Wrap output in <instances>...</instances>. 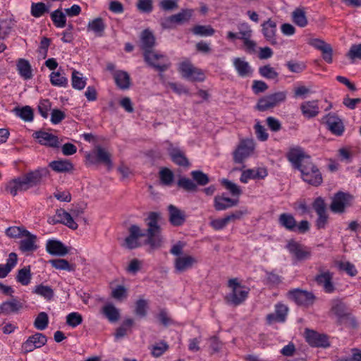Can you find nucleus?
I'll list each match as a JSON object with an SVG mask.
<instances>
[{
    "label": "nucleus",
    "mask_w": 361,
    "mask_h": 361,
    "mask_svg": "<svg viewBox=\"0 0 361 361\" xmlns=\"http://www.w3.org/2000/svg\"><path fill=\"white\" fill-rule=\"evenodd\" d=\"M292 20L295 25L300 27H305L308 23L305 11L302 8H297L293 11Z\"/></svg>",
    "instance_id": "ea45409f"
},
{
    "label": "nucleus",
    "mask_w": 361,
    "mask_h": 361,
    "mask_svg": "<svg viewBox=\"0 0 361 361\" xmlns=\"http://www.w3.org/2000/svg\"><path fill=\"white\" fill-rule=\"evenodd\" d=\"M229 224L226 216L222 219H214L209 222L210 226L215 231H220L225 228Z\"/></svg>",
    "instance_id": "e2e57ef3"
},
{
    "label": "nucleus",
    "mask_w": 361,
    "mask_h": 361,
    "mask_svg": "<svg viewBox=\"0 0 361 361\" xmlns=\"http://www.w3.org/2000/svg\"><path fill=\"white\" fill-rule=\"evenodd\" d=\"M33 137L37 139L38 142L42 145L54 148L59 147L58 137L48 132L38 130L33 134Z\"/></svg>",
    "instance_id": "a211bd4d"
},
{
    "label": "nucleus",
    "mask_w": 361,
    "mask_h": 361,
    "mask_svg": "<svg viewBox=\"0 0 361 361\" xmlns=\"http://www.w3.org/2000/svg\"><path fill=\"white\" fill-rule=\"evenodd\" d=\"M50 18L56 27L63 28L66 25V17L61 9L58 8L50 13Z\"/></svg>",
    "instance_id": "a19ab883"
},
{
    "label": "nucleus",
    "mask_w": 361,
    "mask_h": 361,
    "mask_svg": "<svg viewBox=\"0 0 361 361\" xmlns=\"http://www.w3.org/2000/svg\"><path fill=\"white\" fill-rule=\"evenodd\" d=\"M259 73L261 76L269 80H276L279 77V73L270 65L259 67Z\"/></svg>",
    "instance_id": "5fc2aeb1"
},
{
    "label": "nucleus",
    "mask_w": 361,
    "mask_h": 361,
    "mask_svg": "<svg viewBox=\"0 0 361 361\" xmlns=\"http://www.w3.org/2000/svg\"><path fill=\"white\" fill-rule=\"evenodd\" d=\"M238 203V200H233L230 197L222 195H216L214 198V207L216 211H224L234 206Z\"/></svg>",
    "instance_id": "cd10ccee"
},
{
    "label": "nucleus",
    "mask_w": 361,
    "mask_h": 361,
    "mask_svg": "<svg viewBox=\"0 0 361 361\" xmlns=\"http://www.w3.org/2000/svg\"><path fill=\"white\" fill-rule=\"evenodd\" d=\"M23 307V305L16 298L4 302L0 305V313L4 315L18 313Z\"/></svg>",
    "instance_id": "c85d7f7f"
},
{
    "label": "nucleus",
    "mask_w": 361,
    "mask_h": 361,
    "mask_svg": "<svg viewBox=\"0 0 361 361\" xmlns=\"http://www.w3.org/2000/svg\"><path fill=\"white\" fill-rule=\"evenodd\" d=\"M159 214L157 212H150L146 219L147 225V233L143 232L137 225H131L129 228V235L125 238L123 246L133 250L140 246L138 240L141 237L147 236L145 243L149 245L152 249H157L161 246L162 237L161 235V228L158 224Z\"/></svg>",
    "instance_id": "f257e3e1"
},
{
    "label": "nucleus",
    "mask_w": 361,
    "mask_h": 361,
    "mask_svg": "<svg viewBox=\"0 0 361 361\" xmlns=\"http://www.w3.org/2000/svg\"><path fill=\"white\" fill-rule=\"evenodd\" d=\"M47 341V336L42 333H35L34 335L29 336L28 338L23 343L22 348L25 353L33 351L35 348L42 347Z\"/></svg>",
    "instance_id": "f3484780"
},
{
    "label": "nucleus",
    "mask_w": 361,
    "mask_h": 361,
    "mask_svg": "<svg viewBox=\"0 0 361 361\" xmlns=\"http://www.w3.org/2000/svg\"><path fill=\"white\" fill-rule=\"evenodd\" d=\"M267 175L268 172L266 168L247 169L242 172L240 180L243 183H247L250 179H264Z\"/></svg>",
    "instance_id": "412c9836"
},
{
    "label": "nucleus",
    "mask_w": 361,
    "mask_h": 361,
    "mask_svg": "<svg viewBox=\"0 0 361 361\" xmlns=\"http://www.w3.org/2000/svg\"><path fill=\"white\" fill-rule=\"evenodd\" d=\"M353 196L343 192H336L330 204V209L334 213L342 214L345 212V207L350 204Z\"/></svg>",
    "instance_id": "ddd939ff"
},
{
    "label": "nucleus",
    "mask_w": 361,
    "mask_h": 361,
    "mask_svg": "<svg viewBox=\"0 0 361 361\" xmlns=\"http://www.w3.org/2000/svg\"><path fill=\"white\" fill-rule=\"evenodd\" d=\"M287 92L286 91L277 92L261 98L257 103V108L261 111L278 106L286 99Z\"/></svg>",
    "instance_id": "423d86ee"
},
{
    "label": "nucleus",
    "mask_w": 361,
    "mask_h": 361,
    "mask_svg": "<svg viewBox=\"0 0 361 361\" xmlns=\"http://www.w3.org/2000/svg\"><path fill=\"white\" fill-rule=\"evenodd\" d=\"M148 305L147 300L139 299L135 302V314L141 317H145L147 314Z\"/></svg>",
    "instance_id": "4d7b16f0"
},
{
    "label": "nucleus",
    "mask_w": 361,
    "mask_h": 361,
    "mask_svg": "<svg viewBox=\"0 0 361 361\" xmlns=\"http://www.w3.org/2000/svg\"><path fill=\"white\" fill-rule=\"evenodd\" d=\"M298 170L301 172L302 180L309 184L317 186L322 183V174L311 159H307Z\"/></svg>",
    "instance_id": "39448f33"
},
{
    "label": "nucleus",
    "mask_w": 361,
    "mask_h": 361,
    "mask_svg": "<svg viewBox=\"0 0 361 361\" xmlns=\"http://www.w3.org/2000/svg\"><path fill=\"white\" fill-rule=\"evenodd\" d=\"M30 267H24L23 269L18 270L16 275V281L23 286H27L31 281Z\"/></svg>",
    "instance_id": "09e8293b"
},
{
    "label": "nucleus",
    "mask_w": 361,
    "mask_h": 361,
    "mask_svg": "<svg viewBox=\"0 0 361 361\" xmlns=\"http://www.w3.org/2000/svg\"><path fill=\"white\" fill-rule=\"evenodd\" d=\"M50 82L54 86L66 87L68 85V79L59 72H52L50 74Z\"/></svg>",
    "instance_id": "6e6d98bb"
},
{
    "label": "nucleus",
    "mask_w": 361,
    "mask_h": 361,
    "mask_svg": "<svg viewBox=\"0 0 361 361\" xmlns=\"http://www.w3.org/2000/svg\"><path fill=\"white\" fill-rule=\"evenodd\" d=\"M286 157L296 169L301 167L307 159H310V157L307 155L300 147L290 148L286 154Z\"/></svg>",
    "instance_id": "2eb2a0df"
},
{
    "label": "nucleus",
    "mask_w": 361,
    "mask_h": 361,
    "mask_svg": "<svg viewBox=\"0 0 361 361\" xmlns=\"http://www.w3.org/2000/svg\"><path fill=\"white\" fill-rule=\"evenodd\" d=\"M159 175L160 180L164 185H169L172 183L174 178V175L170 169L167 168L161 169L160 171Z\"/></svg>",
    "instance_id": "bf43d9fd"
},
{
    "label": "nucleus",
    "mask_w": 361,
    "mask_h": 361,
    "mask_svg": "<svg viewBox=\"0 0 361 361\" xmlns=\"http://www.w3.org/2000/svg\"><path fill=\"white\" fill-rule=\"evenodd\" d=\"M51 5L45 4L44 2L32 3L30 13L35 18H40L50 11Z\"/></svg>",
    "instance_id": "4c0bfd02"
},
{
    "label": "nucleus",
    "mask_w": 361,
    "mask_h": 361,
    "mask_svg": "<svg viewBox=\"0 0 361 361\" xmlns=\"http://www.w3.org/2000/svg\"><path fill=\"white\" fill-rule=\"evenodd\" d=\"M323 122L334 135L337 136L343 135L345 130L344 125L342 120L335 114H329L323 118Z\"/></svg>",
    "instance_id": "dca6fc26"
},
{
    "label": "nucleus",
    "mask_w": 361,
    "mask_h": 361,
    "mask_svg": "<svg viewBox=\"0 0 361 361\" xmlns=\"http://www.w3.org/2000/svg\"><path fill=\"white\" fill-rule=\"evenodd\" d=\"M288 307L281 303H277L275 305V311L274 313L267 314V322L269 324L273 322H284L288 314Z\"/></svg>",
    "instance_id": "aec40b11"
},
{
    "label": "nucleus",
    "mask_w": 361,
    "mask_h": 361,
    "mask_svg": "<svg viewBox=\"0 0 361 361\" xmlns=\"http://www.w3.org/2000/svg\"><path fill=\"white\" fill-rule=\"evenodd\" d=\"M105 28L106 25L102 18H97L89 21L87 26V30L93 32L97 37L104 35Z\"/></svg>",
    "instance_id": "72a5a7b5"
},
{
    "label": "nucleus",
    "mask_w": 361,
    "mask_h": 361,
    "mask_svg": "<svg viewBox=\"0 0 361 361\" xmlns=\"http://www.w3.org/2000/svg\"><path fill=\"white\" fill-rule=\"evenodd\" d=\"M168 152L171 157V161L178 166L188 167L190 162L185 157V152L178 147L173 146L172 144L169 145L168 147Z\"/></svg>",
    "instance_id": "6ab92c4d"
},
{
    "label": "nucleus",
    "mask_w": 361,
    "mask_h": 361,
    "mask_svg": "<svg viewBox=\"0 0 361 361\" xmlns=\"http://www.w3.org/2000/svg\"><path fill=\"white\" fill-rule=\"evenodd\" d=\"M238 35L240 39L251 37L252 30L247 23H241L238 25Z\"/></svg>",
    "instance_id": "338daca9"
},
{
    "label": "nucleus",
    "mask_w": 361,
    "mask_h": 361,
    "mask_svg": "<svg viewBox=\"0 0 361 361\" xmlns=\"http://www.w3.org/2000/svg\"><path fill=\"white\" fill-rule=\"evenodd\" d=\"M317 271L318 274L314 277V281L317 285L322 286L326 293H333L335 290V286L333 283V272L324 269L323 267H318Z\"/></svg>",
    "instance_id": "1a4fd4ad"
},
{
    "label": "nucleus",
    "mask_w": 361,
    "mask_h": 361,
    "mask_svg": "<svg viewBox=\"0 0 361 361\" xmlns=\"http://www.w3.org/2000/svg\"><path fill=\"white\" fill-rule=\"evenodd\" d=\"M27 231L23 227L11 226L6 230V235L9 238H18L23 237L24 231Z\"/></svg>",
    "instance_id": "052dcab7"
},
{
    "label": "nucleus",
    "mask_w": 361,
    "mask_h": 361,
    "mask_svg": "<svg viewBox=\"0 0 361 361\" xmlns=\"http://www.w3.org/2000/svg\"><path fill=\"white\" fill-rule=\"evenodd\" d=\"M16 115L20 117L22 120L25 122H30L33 121L34 114L32 108L29 106H25L23 107H16L13 109Z\"/></svg>",
    "instance_id": "79ce46f5"
},
{
    "label": "nucleus",
    "mask_w": 361,
    "mask_h": 361,
    "mask_svg": "<svg viewBox=\"0 0 361 361\" xmlns=\"http://www.w3.org/2000/svg\"><path fill=\"white\" fill-rule=\"evenodd\" d=\"M49 176V170L47 168H38L11 180L6 189L11 195L16 196L18 192H24L32 188L40 186Z\"/></svg>",
    "instance_id": "f03ea898"
},
{
    "label": "nucleus",
    "mask_w": 361,
    "mask_h": 361,
    "mask_svg": "<svg viewBox=\"0 0 361 361\" xmlns=\"http://www.w3.org/2000/svg\"><path fill=\"white\" fill-rule=\"evenodd\" d=\"M286 247L297 261L307 260L312 256V251L310 247L294 240H290Z\"/></svg>",
    "instance_id": "9d476101"
},
{
    "label": "nucleus",
    "mask_w": 361,
    "mask_h": 361,
    "mask_svg": "<svg viewBox=\"0 0 361 361\" xmlns=\"http://www.w3.org/2000/svg\"><path fill=\"white\" fill-rule=\"evenodd\" d=\"M177 185L187 192H196L197 190V184L195 183L193 180L188 178H180L178 180Z\"/></svg>",
    "instance_id": "603ef678"
},
{
    "label": "nucleus",
    "mask_w": 361,
    "mask_h": 361,
    "mask_svg": "<svg viewBox=\"0 0 361 361\" xmlns=\"http://www.w3.org/2000/svg\"><path fill=\"white\" fill-rule=\"evenodd\" d=\"M255 149V144L252 140L246 139L240 141L235 150L233 152V161L242 164L249 157Z\"/></svg>",
    "instance_id": "6e6552de"
},
{
    "label": "nucleus",
    "mask_w": 361,
    "mask_h": 361,
    "mask_svg": "<svg viewBox=\"0 0 361 361\" xmlns=\"http://www.w3.org/2000/svg\"><path fill=\"white\" fill-rule=\"evenodd\" d=\"M82 322V317L78 312H71L66 316V324L72 327L75 328Z\"/></svg>",
    "instance_id": "13d9d810"
},
{
    "label": "nucleus",
    "mask_w": 361,
    "mask_h": 361,
    "mask_svg": "<svg viewBox=\"0 0 361 361\" xmlns=\"http://www.w3.org/2000/svg\"><path fill=\"white\" fill-rule=\"evenodd\" d=\"M312 207L318 216L316 220V227L318 229L325 228L328 224L329 215L324 200L320 197L316 198L312 204Z\"/></svg>",
    "instance_id": "f8f14e48"
},
{
    "label": "nucleus",
    "mask_w": 361,
    "mask_h": 361,
    "mask_svg": "<svg viewBox=\"0 0 361 361\" xmlns=\"http://www.w3.org/2000/svg\"><path fill=\"white\" fill-rule=\"evenodd\" d=\"M233 66L239 76L245 78L252 74V69L248 62L241 58L233 59Z\"/></svg>",
    "instance_id": "2f4dec72"
},
{
    "label": "nucleus",
    "mask_w": 361,
    "mask_h": 361,
    "mask_svg": "<svg viewBox=\"0 0 361 361\" xmlns=\"http://www.w3.org/2000/svg\"><path fill=\"white\" fill-rule=\"evenodd\" d=\"M221 183L233 195L239 196L242 192L239 186L227 179H223Z\"/></svg>",
    "instance_id": "69168bd1"
},
{
    "label": "nucleus",
    "mask_w": 361,
    "mask_h": 361,
    "mask_svg": "<svg viewBox=\"0 0 361 361\" xmlns=\"http://www.w3.org/2000/svg\"><path fill=\"white\" fill-rule=\"evenodd\" d=\"M194 11L191 8L182 9L178 13L172 15L177 25H182L189 22L193 15Z\"/></svg>",
    "instance_id": "37998d69"
},
{
    "label": "nucleus",
    "mask_w": 361,
    "mask_h": 361,
    "mask_svg": "<svg viewBox=\"0 0 361 361\" xmlns=\"http://www.w3.org/2000/svg\"><path fill=\"white\" fill-rule=\"evenodd\" d=\"M24 237L26 238L20 241V250L23 252H33L37 249L36 245L37 236L32 234L30 231H24Z\"/></svg>",
    "instance_id": "bb28decb"
},
{
    "label": "nucleus",
    "mask_w": 361,
    "mask_h": 361,
    "mask_svg": "<svg viewBox=\"0 0 361 361\" xmlns=\"http://www.w3.org/2000/svg\"><path fill=\"white\" fill-rule=\"evenodd\" d=\"M169 222L174 226H182L185 221V214L173 204L168 207Z\"/></svg>",
    "instance_id": "393cba45"
},
{
    "label": "nucleus",
    "mask_w": 361,
    "mask_h": 361,
    "mask_svg": "<svg viewBox=\"0 0 361 361\" xmlns=\"http://www.w3.org/2000/svg\"><path fill=\"white\" fill-rule=\"evenodd\" d=\"M228 286L231 288V292L225 297L228 304L238 306L247 298L249 289L242 286L237 279H230L228 282Z\"/></svg>",
    "instance_id": "20e7f679"
},
{
    "label": "nucleus",
    "mask_w": 361,
    "mask_h": 361,
    "mask_svg": "<svg viewBox=\"0 0 361 361\" xmlns=\"http://www.w3.org/2000/svg\"><path fill=\"white\" fill-rule=\"evenodd\" d=\"M49 166L57 173H70L74 170L73 163L68 159H59L52 161Z\"/></svg>",
    "instance_id": "c756f323"
},
{
    "label": "nucleus",
    "mask_w": 361,
    "mask_h": 361,
    "mask_svg": "<svg viewBox=\"0 0 361 361\" xmlns=\"http://www.w3.org/2000/svg\"><path fill=\"white\" fill-rule=\"evenodd\" d=\"M286 66L292 73H300L306 69V65L303 62L290 61L286 63Z\"/></svg>",
    "instance_id": "680f3d73"
},
{
    "label": "nucleus",
    "mask_w": 361,
    "mask_h": 361,
    "mask_svg": "<svg viewBox=\"0 0 361 361\" xmlns=\"http://www.w3.org/2000/svg\"><path fill=\"white\" fill-rule=\"evenodd\" d=\"M191 32L194 35L200 37L212 36L215 33V30L209 25H195Z\"/></svg>",
    "instance_id": "c03bdc74"
},
{
    "label": "nucleus",
    "mask_w": 361,
    "mask_h": 361,
    "mask_svg": "<svg viewBox=\"0 0 361 361\" xmlns=\"http://www.w3.org/2000/svg\"><path fill=\"white\" fill-rule=\"evenodd\" d=\"M48 324H49L48 314L44 312H39L35 319L34 326L37 330L42 331V330H44L45 329H47V327L48 326Z\"/></svg>",
    "instance_id": "3c124183"
},
{
    "label": "nucleus",
    "mask_w": 361,
    "mask_h": 361,
    "mask_svg": "<svg viewBox=\"0 0 361 361\" xmlns=\"http://www.w3.org/2000/svg\"><path fill=\"white\" fill-rule=\"evenodd\" d=\"M71 84L74 89L81 90L86 85V79L82 77L80 72L74 70L72 72Z\"/></svg>",
    "instance_id": "8fccbe9b"
},
{
    "label": "nucleus",
    "mask_w": 361,
    "mask_h": 361,
    "mask_svg": "<svg viewBox=\"0 0 361 361\" xmlns=\"http://www.w3.org/2000/svg\"><path fill=\"white\" fill-rule=\"evenodd\" d=\"M46 250L48 253L54 256H65L68 253V249L61 241L49 240L46 243Z\"/></svg>",
    "instance_id": "5701e85b"
},
{
    "label": "nucleus",
    "mask_w": 361,
    "mask_h": 361,
    "mask_svg": "<svg viewBox=\"0 0 361 361\" xmlns=\"http://www.w3.org/2000/svg\"><path fill=\"white\" fill-rule=\"evenodd\" d=\"M305 336L306 341L312 347L326 348L330 345L329 338L326 335L319 334L314 330L305 329Z\"/></svg>",
    "instance_id": "4468645a"
},
{
    "label": "nucleus",
    "mask_w": 361,
    "mask_h": 361,
    "mask_svg": "<svg viewBox=\"0 0 361 361\" xmlns=\"http://www.w3.org/2000/svg\"><path fill=\"white\" fill-rule=\"evenodd\" d=\"M287 296L288 299L295 302L298 305L305 307L312 305L315 300V296L312 292L300 288L289 290Z\"/></svg>",
    "instance_id": "0eeeda50"
},
{
    "label": "nucleus",
    "mask_w": 361,
    "mask_h": 361,
    "mask_svg": "<svg viewBox=\"0 0 361 361\" xmlns=\"http://www.w3.org/2000/svg\"><path fill=\"white\" fill-rule=\"evenodd\" d=\"M347 56L352 60L361 59V43L353 44L347 54Z\"/></svg>",
    "instance_id": "774afa93"
},
{
    "label": "nucleus",
    "mask_w": 361,
    "mask_h": 361,
    "mask_svg": "<svg viewBox=\"0 0 361 361\" xmlns=\"http://www.w3.org/2000/svg\"><path fill=\"white\" fill-rule=\"evenodd\" d=\"M300 109L302 114L307 118L315 117L318 115L319 110L316 101H309L301 104Z\"/></svg>",
    "instance_id": "f704fd0d"
},
{
    "label": "nucleus",
    "mask_w": 361,
    "mask_h": 361,
    "mask_svg": "<svg viewBox=\"0 0 361 361\" xmlns=\"http://www.w3.org/2000/svg\"><path fill=\"white\" fill-rule=\"evenodd\" d=\"M32 293L44 298L47 301H51L54 297L53 288L42 283L36 286L33 288Z\"/></svg>",
    "instance_id": "e433bc0d"
},
{
    "label": "nucleus",
    "mask_w": 361,
    "mask_h": 361,
    "mask_svg": "<svg viewBox=\"0 0 361 361\" xmlns=\"http://www.w3.org/2000/svg\"><path fill=\"white\" fill-rule=\"evenodd\" d=\"M279 225L286 230L294 232L296 228V220L294 216L289 213H282L279 216Z\"/></svg>",
    "instance_id": "473e14b6"
},
{
    "label": "nucleus",
    "mask_w": 361,
    "mask_h": 361,
    "mask_svg": "<svg viewBox=\"0 0 361 361\" xmlns=\"http://www.w3.org/2000/svg\"><path fill=\"white\" fill-rule=\"evenodd\" d=\"M155 44V37L153 33L146 29L142 31L141 34V48L144 51V59L145 61L148 63L149 66L154 68L156 70L160 72H164L165 69L167 68L166 64L164 63H156L153 60L164 59L162 54H159L157 53L153 52L152 49Z\"/></svg>",
    "instance_id": "7ed1b4c3"
},
{
    "label": "nucleus",
    "mask_w": 361,
    "mask_h": 361,
    "mask_svg": "<svg viewBox=\"0 0 361 361\" xmlns=\"http://www.w3.org/2000/svg\"><path fill=\"white\" fill-rule=\"evenodd\" d=\"M95 161L91 159L92 156L89 154L87 156L88 159L92 163H102L106 165L109 169L112 166V161L111 159V154L109 152H107L104 148L101 146H97L94 151Z\"/></svg>",
    "instance_id": "4be33fe9"
},
{
    "label": "nucleus",
    "mask_w": 361,
    "mask_h": 361,
    "mask_svg": "<svg viewBox=\"0 0 361 361\" xmlns=\"http://www.w3.org/2000/svg\"><path fill=\"white\" fill-rule=\"evenodd\" d=\"M114 79L116 86L121 90H128L130 87V77L126 71H115Z\"/></svg>",
    "instance_id": "7c9ffc66"
},
{
    "label": "nucleus",
    "mask_w": 361,
    "mask_h": 361,
    "mask_svg": "<svg viewBox=\"0 0 361 361\" xmlns=\"http://www.w3.org/2000/svg\"><path fill=\"white\" fill-rule=\"evenodd\" d=\"M331 312L338 319H342L347 316L346 306L341 300L334 299L331 301Z\"/></svg>",
    "instance_id": "c9c22d12"
},
{
    "label": "nucleus",
    "mask_w": 361,
    "mask_h": 361,
    "mask_svg": "<svg viewBox=\"0 0 361 361\" xmlns=\"http://www.w3.org/2000/svg\"><path fill=\"white\" fill-rule=\"evenodd\" d=\"M197 262L195 257L190 255L178 257L174 260V268L176 273H182L192 267Z\"/></svg>",
    "instance_id": "b1692460"
},
{
    "label": "nucleus",
    "mask_w": 361,
    "mask_h": 361,
    "mask_svg": "<svg viewBox=\"0 0 361 361\" xmlns=\"http://www.w3.org/2000/svg\"><path fill=\"white\" fill-rule=\"evenodd\" d=\"M102 313L111 322H116L120 317L119 311L112 304H108L103 307Z\"/></svg>",
    "instance_id": "49530a36"
},
{
    "label": "nucleus",
    "mask_w": 361,
    "mask_h": 361,
    "mask_svg": "<svg viewBox=\"0 0 361 361\" xmlns=\"http://www.w3.org/2000/svg\"><path fill=\"white\" fill-rule=\"evenodd\" d=\"M184 78L192 81H204L205 76L202 71L195 67L190 61L182 62L178 68Z\"/></svg>",
    "instance_id": "9b49d317"
},
{
    "label": "nucleus",
    "mask_w": 361,
    "mask_h": 361,
    "mask_svg": "<svg viewBox=\"0 0 361 361\" xmlns=\"http://www.w3.org/2000/svg\"><path fill=\"white\" fill-rule=\"evenodd\" d=\"M52 267L59 270H65L68 271H73L75 269L74 264H71L66 259H54L49 261Z\"/></svg>",
    "instance_id": "a18cd8bd"
},
{
    "label": "nucleus",
    "mask_w": 361,
    "mask_h": 361,
    "mask_svg": "<svg viewBox=\"0 0 361 361\" xmlns=\"http://www.w3.org/2000/svg\"><path fill=\"white\" fill-rule=\"evenodd\" d=\"M262 33L265 39L269 42L271 44H276L277 43L276 39V23L271 19H269L262 24Z\"/></svg>",
    "instance_id": "a878e982"
},
{
    "label": "nucleus",
    "mask_w": 361,
    "mask_h": 361,
    "mask_svg": "<svg viewBox=\"0 0 361 361\" xmlns=\"http://www.w3.org/2000/svg\"><path fill=\"white\" fill-rule=\"evenodd\" d=\"M134 320L131 318L126 319L121 326H119L115 333L116 338L118 339L124 337L127 334L128 329L133 326Z\"/></svg>",
    "instance_id": "864d4df0"
},
{
    "label": "nucleus",
    "mask_w": 361,
    "mask_h": 361,
    "mask_svg": "<svg viewBox=\"0 0 361 361\" xmlns=\"http://www.w3.org/2000/svg\"><path fill=\"white\" fill-rule=\"evenodd\" d=\"M18 73L24 79H30L32 76L31 66L27 60L20 59L17 62Z\"/></svg>",
    "instance_id": "58836bf2"
},
{
    "label": "nucleus",
    "mask_w": 361,
    "mask_h": 361,
    "mask_svg": "<svg viewBox=\"0 0 361 361\" xmlns=\"http://www.w3.org/2000/svg\"><path fill=\"white\" fill-rule=\"evenodd\" d=\"M190 176L195 183L197 184V186H204L210 181L208 175L200 170L192 171Z\"/></svg>",
    "instance_id": "de8ad7c7"
},
{
    "label": "nucleus",
    "mask_w": 361,
    "mask_h": 361,
    "mask_svg": "<svg viewBox=\"0 0 361 361\" xmlns=\"http://www.w3.org/2000/svg\"><path fill=\"white\" fill-rule=\"evenodd\" d=\"M178 0H161L159 2V7L165 11H171L178 8Z\"/></svg>",
    "instance_id": "0e129e2a"
}]
</instances>
